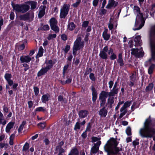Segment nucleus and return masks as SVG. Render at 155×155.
I'll use <instances>...</instances> for the list:
<instances>
[{
	"label": "nucleus",
	"mask_w": 155,
	"mask_h": 155,
	"mask_svg": "<svg viewBox=\"0 0 155 155\" xmlns=\"http://www.w3.org/2000/svg\"><path fill=\"white\" fill-rule=\"evenodd\" d=\"M81 2V0H77V1L72 5V6L74 7H77Z\"/></svg>",
	"instance_id": "8fccbe9b"
},
{
	"label": "nucleus",
	"mask_w": 155,
	"mask_h": 155,
	"mask_svg": "<svg viewBox=\"0 0 155 155\" xmlns=\"http://www.w3.org/2000/svg\"><path fill=\"white\" fill-rule=\"evenodd\" d=\"M92 71L91 68H90L87 69L84 73V75H88L90 73H91Z\"/></svg>",
	"instance_id": "bf43d9fd"
},
{
	"label": "nucleus",
	"mask_w": 155,
	"mask_h": 155,
	"mask_svg": "<svg viewBox=\"0 0 155 155\" xmlns=\"http://www.w3.org/2000/svg\"><path fill=\"white\" fill-rule=\"evenodd\" d=\"M43 51L44 49L42 46H41L39 48L38 53L36 56L38 57H41L43 55Z\"/></svg>",
	"instance_id": "72a5a7b5"
},
{
	"label": "nucleus",
	"mask_w": 155,
	"mask_h": 155,
	"mask_svg": "<svg viewBox=\"0 0 155 155\" xmlns=\"http://www.w3.org/2000/svg\"><path fill=\"white\" fill-rule=\"evenodd\" d=\"M68 29L70 31L73 30L75 28V25L73 22L69 23L68 25Z\"/></svg>",
	"instance_id": "f704fd0d"
},
{
	"label": "nucleus",
	"mask_w": 155,
	"mask_h": 155,
	"mask_svg": "<svg viewBox=\"0 0 155 155\" xmlns=\"http://www.w3.org/2000/svg\"><path fill=\"white\" fill-rule=\"evenodd\" d=\"M114 97H111V96H109V98L108 99L107 102L108 104H110V107L112 108V104L114 103Z\"/></svg>",
	"instance_id": "c9c22d12"
},
{
	"label": "nucleus",
	"mask_w": 155,
	"mask_h": 155,
	"mask_svg": "<svg viewBox=\"0 0 155 155\" xmlns=\"http://www.w3.org/2000/svg\"><path fill=\"white\" fill-rule=\"evenodd\" d=\"M31 60V57L29 55L22 56L20 57V60L21 63L25 62L26 63H29Z\"/></svg>",
	"instance_id": "dca6fc26"
},
{
	"label": "nucleus",
	"mask_w": 155,
	"mask_h": 155,
	"mask_svg": "<svg viewBox=\"0 0 155 155\" xmlns=\"http://www.w3.org/2000/svg\"><path fill=\"white\" fill-rule=\"evenodd\" d=\"M122 54L119 53L118 55V59L117 61L119 64L120 66L123 67L124 65V60L122 58Z\"/></svg>",
	"instance_id": "4be33fe9"
},
{
	"label": "nucleus",
	"mask_w": 155,
	"mask_h": 155,
	"mask_svg": "<svg viewBox=\"0 0 155 155\" xmlns=\"http://www.w3.org/2000/svg\"><path fill=\"white\" fill-rule=\"evenodd\" d=\"M42 29L45 31L48 30L49 29V27L48 25H45L43 27Z\"/></svg>",
	"instance_id": "680f3d73"
},
{
	"label": "nucleus",
	"mask_w": 155,
	"mask_h": 155,
	"mask_svg": "<svg viewBox=\"0 0 155 155\" xmlns=\"http://www.w3.org/2000/svg\"><path fill=\"white\" fill-rule=\"evenodd\" d=\"M152 121L149 118L144 123L143 126L139 130V134L142 138H152L155 135V129L151 127Z\"/></svg>",
	"instance_id": "f257e3e1"
},
{
	"label": "nucleus",
	"mask_w": 155,
	"mask_h": 155,
	"mask_svg": "<svg viewBox=\"0 0 155 155\" xmlns=\"http://www.w3.org/2000/svg\"><path fill=\"white\" fill-rule=\"evenodd\" d=\"M80 128V123L78 122H77L76 123V124L75 125L74 129H79Z\"/></svg>",
	"instance_id": "4d7b16f0"
},
{
	"label": "nucleus",
	"mask_w": 155,
	"mask_h": 155,
	"mask_svg": "<svg viewBox=\"0 0 155 155\" xmlns=\"http://www.w3.org/2000/svg\"><path fill=\"white\" fill-rule=\"evenodd\" d=\"M89 78L93 81H95L96 80L94 74L93 73H91L89 75Z\"/></svg>",
	"instance_id": "de8ad7c7"
},
{
	"label": "nucleus",
	"mask_w": 155,
	"mask_h": 155,
	"mask_svg": "<svg viewBox=\"0 0 155 155\" xmlns=\"http://www.w3.org/2000/svg\"><path fill=\"white\" fill-rule=\"evenodd\" d=\"M126 132L127 134L128 135H131V129L130 127H128L127 128L126 130Z\"/></svg>",
	"instance_id": "49530a36"
},
{
	"label": "nucleus",
	"mask_w": 155,
	"mask_h": 155,
	"mask_svg": "<svg viewBox=\"0 0 155 155\" xmlns=\"http://www.w3.org/2000/svg\"><path fill=\"white\" fill-rule=\"evenodd\" d=\"M131 101H126L124 104V105L122 106L125 109H127V108L129 107L131 104Z\"/></svg>",
	"instance_id": "58836bf2"
},
{
	"label": "nucleus",
	"mask_w": 155,
	"mask_h": 155,
	"mask_svg": "<svg viewBox=\"0 0 155 155\" xmlns=\"http://www.w3.org/2000/svg\"><path fill=\"white\" fill-rule=\"evenodd\" d=\"M107 113V110L106 109L105 107H103L100 109L99 111V114L101 117H105Z\"/></svg>",
	"instance_id": "6ab92c4d"
},
{
	"label": "nucleus",
	"mask_w": 155,
	"mask_h": 155,
	"mask_svg": "<svg viewBox=\"0 0 155 155\" xmlns=\"http://www.w3.org/2000/svg\"><path fill=\"white\" fill-rule=\"evenodd\" d=\"M92 142L93 143L97 141V142L99 141H100V139L96 137H92Z\"/></svg>",
	"instance_id": "864d4df0"
},
{
	"label": "nucleus",
	"mask_w": 155,
	"mask_h": 155,
	"mask_svg": "<svg viewBox=\"0 0 155 155\" xmlns=\"http://www.w3.org/2000/svg\"><path fill=\"white\" fill-rule=\"evenodd\" d=\"M119 89V88L117 87H113L111 91L108 93L109 96H114L115 94H117L118 93Z\"/></svg>",
	"instance_id": "a878e982"
},
{
	"label": "nucleus",
	"mask_w": 155,
	"mask_h": 155,
	"mask_svg": "<svg viewBox=\"0 0 155 155\" xmlns=\"http://www.w3.org/2000/svg\"><path fill=\"white\" fill-rule=\"evenodd\" d=\"M91 87L92 92V101L93 102H95L96 100L97 97V92L93 85H92Z\"/></svg>",
	"instance_id": "f3484780"
},
{
	"label": "nucleus",
	"mask_w": 155,
	"mask_h": 155,
	"mask_svg": "<svg viewBox=\"0 0 155 155\" xmlns=\"http://www.w3.org/2000/svg\"><path fill=\"white\" fill-rule=\"evenodd\" d=\"M81 136L83 138H84V139L86 138L87 137L86 132L85 131V132H84L82 134Z\"/></svg>",
	"instance_id": "774afa93"
},
{
	"label": "nucleus",
	"mask_w": 155,
	"mask_h": 155,
	"mask_svg": "<svg viewBox=\"0 0 155 155\" xmlns=\"http://www.w3.org/2000/svg\"><path fill=\"white\" fill-rule=\"evenodd\" d=\"M131 54L135 55L137 57H142L144 55L143 50H141L139 51L138 49L132 48L131 49Z\"/></svg>",
	"instance_id": "f8f14e48"
},
{
	"label": "nucleus",
	"mask_w": 155,
	"mask_h": 155,
	"mask_svg": "<svg viewBox=\"0 0 155 155\" xmlns=\"http://www.w3.org/2000/svg\"><path fill=\"white\" fill-rule=\"evenodd\" d=\"M58 101L62 104H65L67 103V100L65 98H64L61 95H59L58 97Z\"/></svg>",
	"instance_id": "cd10ccee"
},
{
	"label": "nucleus",
	"mask_w": 155,
	"mask_h": 155,
	"mask_svg": "<svg viewBox=\"0 0 155 155\" xmlns=\"http://www.w3.org/2000/svg\"><path fill=\"white\" fill-rule=\"evenodd\" d=\"M71 79L69 78L65 82H64V81H61V82L63 84H66L70 83H71Z\"/></svg>",
	"instance_id": "603ef678"
},
{
	"label": "nucleus",
	"mask_w": 155,
	"mask_h": 155,
	"mask_svg": "<svg viewBox=\"0 0 155 155\" xmlns=\"http://www.w3.org/2000/svg\"><path fill=\"white\" fill-rule=\"evenodd\" d=\"M118 4V2L114 0H109L108 4L106 8L107 9H110L112 7L115 8Z\"/></svg>",
	"instance_id": "4468645a"
},
{
	"label": "nucleus",
	"mask_w": 155,
	"mask_h": 155,
	"mask_svg": "<svg viewBox=\"0 0 155 155\" xmlns=\"http://www.w3.org/2000/svg\"><path fill=\"white\" fill-rule=\"evenodd\" d=\"M70 5L68 4H64L60 10V16L61 18H65L68 15L69 11Z\"/></svg>",
	"instance_id": "423d86ee"
},
{
	"label": "nucleus",
	"mask_w": 155,
	"mask_h": 155,
	"mask_svg": "<svg viewBox=\"0 0 155 155\" xmlns=\"http://www.w3.org/2000/svg\"><path fill=\"white\" fill-rule=\"evenodd\" d=\"M46 109L45 108L42 107H39L35 109V111H38V112H40V111H43L44 112L45 111Z\"/></svg>",
	"instance_id": "79ce46f5"
},
{
	"label": "nucleus",
	"mask_w": 155,
	"mask_h": 155,
	"mask_svg": "<svg viewBox=\"0 0 155 155\" xmlns=\"http://www.w3.org/2000/svg\"><path fill=\"white\" fill-rule=\"evenodd\" d=\"M108 92L102 91L99 94V99L100 101V106L103 107L106 102Z\"/></svg>",
	"instance_id": "0eeeda50"
},
{
	"label": "nucleus",
	"mask_w": 155,
	"mask_h": 155,
	"mask_svg": "<svg viewBox=\"0 0 155 155\" xmlns=\"http://www.w3.org/2000/svg\"><path fill=\"white\" fill-rule=\"evenodd\" d=\"M33 88L35 95L36 96L38 95L39 91V88L37 87H34Z\"/></svg>",
	"instance_id": "37998d69"
},
{
	"label": "nucleus",
	"mask_w": 155,
	"mask_h": 155,
	"mask_svg": "<svg viewBox=\"0 0 155 155\" xmlns=\"http://www.w3.org/2000/svg\"><path fill=\"white\" fill-rule=\"evenodd\" d=\"M153 87V84L152 83H150L146 87L145 90L146 92L150 91L152 90Z\"/></svg>",
	"instance_id": "e433bc0d"
},
{
	"label": "nucleus",
	"mask_w": 155,
	"mask_h": 155,
	"mask_svg": "<svg viewBox=\"0 0 155 155\" xmlns=\"http://www.w3.org/2000/svg\"><path fill=\"white\" fill-rule=\"evenodd\" d=\"M46 8L45 6H41L40 7V9L38 14V17L39 18H41L44 15L45 12V9Z\"/></svg>",
	"instance_id": "412c9836"
},
{
	"label": "nucleus",
	"mask_w": 155,
	"mask_h": 155,
	"mask_svg": "<svg viewBox=\"0 0 155 155\" xmlns=\"http://www.w3.org/2000/svg\"><path fill=\"white\" fill-rule=\"evenodd\" d=\"M56 35L55 34H50L48 35V36L47 38L48 40H51L53 38H55L56 37Z\"/></svg>",
	"instance_id": "a19ab883"
},
{
	"label": "nucleus",
	"mask_w": 155,
	"mask_h": 155,
	"mask_svg": "<svg viewBox=\"0 0 155 155\" xmlns=\"http://www.w3.org/2000/svg\"><path fill=\"white\" fill-rule=\"evenodd\" d=\"M88 114V112L86 110H81L79 111L78 115L79 117L84 118L86 117Z\"/></svg>",
	"instance_id": "aec40b11"
},
{
	"label": "nucleus",
	"mask_w": 155,
	"mask_h": 155,
	"mask_svg": "<svg viewBox=\"0 0 155 155\" xmlns=\"http://www.w3.org/2000/svg\"><path fill=\"white\" fill-rule=\"evenodd\" d=\"M108 31L107 29H105L102 34V36L104 39L106 41L109 40L110 37V35L107 33Z\"/></svg>",
	"instance_id": "393cba45"
},
{
	"label": "nucleus",
	"mask_w": 155,
	"mask_h": 155,
	"mask_svg": "<svg viewBox=\"0 0 155 155\" xmlns=\"http://www.w3.org/2000/svg\"><path fill=\"white\" fill-rule=\"evenodd\" d=\"M91 127V125L90 123L87 124L85 131H89L90 130V129Z\"/></svg>",
	"instance_id": "13d9d810"
},
{
	"label": "nucleus",
	"mask_w": 155,
	"mask_h": 155,
	"mask_svg": "<svg viewBox=\"0 0 155 155\" xmlns=\"http://www.w3.org/2000/svg\"><path fill=\"white\" fill-rule=\"evenodd\" d=\"M49 95L48 94L43 95L41 98L42 102L44 103H46L48 100V98Z\"/></svg>",
	"instance_id": "473e14b6"
},
{
	"label": "nucleus",
	"mask_w": 155,
	"mask_h": 155,
	"mask_svg": "<svg viewBox=\"0 0 155 155\" xmlns=\"http://www.w3.org/2000/svg\"><path fill=\"white\" fill-rule=\"evenodd\" d=\"M29 144L28 143H26L23 147L22 150L26 151L29 148Z\"/></svg>",
	"instance_id": "c03bdc74"
},
{
	"label": "nucleus",
	"mask_w": 155,
	"mask_h": 155,
	"mask_svg": "<svg viewBox=\"0 0 155 155\" xmlns=\"http://www.w3.org/2000/svg\"><path fill=\"white\" fill-rule=\"evenodd\" d=\"M130 81L128 83V84L130 86H133L134 84V82L136 78V75L135 73H133L130 77Z\"/></svg>",
	"instance_id": "a211bd4d"
},
{
	"label": "nucleus",
	"mask_w": 155,
	"mask_h": 155,
	"mask_svg": "<svg viewBox=\"0 0 155 155\" xmlns=\"http://www.w3.org/2000/svg\"><path fill=\"white\" fill-rule=\"evenodd\" d=\"M108 50V47L106 46L103 49L100 51L99 56L101 58L106 60L108 58V55L107 54Z\"/></svg>",
	"instance_id": "9b49d317"
},
{
	"label": "nucleus",
	"mask_w": 155,
	"mask_h": 155,
	"mask_svg": "<svg viewBox=\"0 0 155 155\" xmlns=\"http://www.w3.org/2000/svg\"><path fill=\"white\" fill-rule=\"evenodd\" d=\"M23 66L25 68L24 69L25 71H27L29 68V66L26 64H23Z\"/></svg>",
	"instance_id": "e2e57ef3"
},
{
	"label": "nucleus",
	"mask_w": 155,
	"mask_h": 155,
	"mask_svg": "<svg viewBox=\"0 0 155 155\" xmlns=\"http://www.w3.org/2000/svg\"><path fill=\"white\" fill-rule=\"evenodd\" d=\"M71 62H68V64L67 65H65L64 68L63 69V73H65L66 71L67 70L69 65L71 64Z\"/></svg>",
	"instance_id": "a18cd8bd"
},
{
	"label": "nucleus",
	"mask_w": 155,
	"mask_h": 155,
	"mask_svg": "<svg viewBox=\"0 0 155 155\" xmlns=\"http://www.w3.org/2000/svg\"><path fill=\"white\" fill-rule=\"evenodd\" d=\"M120 111L121 113L119 116V118H121L127 113V109H125L122 107L120 109Z\"/></svg>",
	"instance_id": "c85d7f7f"
},
{
	"label": "nucleus",
	"mask_w": 155,
	"mask_h": 155,
	"mask_svg": "<svg viewBox=\"0 0 155 155\" xmlns=\"http://www.w3.org/2000/svg\"><path fill=\"white\" fill-rule=\"evenodd\" d=\"M48 71L45 67L41 68L37 73V76L40 77L45 75Z\"/></svg>",
	"instance_id": "b1692460"
},
{
	"label": "nucleus",
	"mask_w": 155,
	"mask_h": 155,
	"mask_svg": "<svg viewBox=\"0 0 155 155\" xmlns=\"http://www.w3.org/2000/svg\"><path fill=\"white\" fill-rule=\"evenodd\" d=\"M81 37L80 36L78 37L74 42L73 47L78 50L83 48L84 46V42L83 41H81Z\"/></svg>",
	"instance_id": "6e6552de"
},
{
	"label": "nucleus",
	"mask_w": 155,
	"mask_h": 155,
	"mask_svg": "<svg viewBox=\"0 0 155 155\" xmlns=\"http://www.w3.org/2000/svg\"><path fill=\"white\" fill-rule=\"evenodd\" d=\"M11 5L13 10L16 12L24 13L28 11L30 9V6L25 4H15L12 2Z\"/></svg>",
	"instance_id": "7ed1b4c3"
},
{
	"label": "nucleus",
	"mask_w": 155,
	"mask_h": 155,
	"mask_svg": "<svg viewBox=\"0 0 155 155\" xmlns=\"http://www.w3.org/2000/svg\"><path fill=\"white\" fill-rule=\"evenodd\" d=\"M61 39L63 41H66L67 39V37L65 34H63L61 36Z\"/></svg>",
	"instance_id": "0e129e2a"
},
{
	"label": "nucleus",
	"mask_w": 155,
	"mask_h": 155,
	"mask_svg": "<svg viewBox=\"0 0 155 155\" xmlns=\"http://www.w3.org/2000/svg\"><path fill=\"white\" fill-rule=\"evenodd\" d=\"M12 75L11 74L6 73L4 76V77L7 81L8 84L10 86L12 85L14 82L11 79L12 78Z\"/></svg>",
	"instance_id": "2eb2a0df"
},
{
	"label": "nucleus",
	"mask_w": 155,
	"mask_h": 155,
	"mask_svg": "<svg viewBox=\"0 0 155 155\" xmlns=\"http://www.w3.org/2000/svg\"><path fill=\"white\" fill-rule=\"evenodd\" d=\"M89 22L87 21H84L83 24L82 26L86 28L87 27Z\"/></svg>",
	"instance_id": "69168bd1"
},
{
	"label": "nucleus",
	"mask_w": 155,
	"mask_h": 155,
	"mask_svg": "<svg viewBox=\"0 0 155 155\" xmlns=\"http://www.w3.org/2000/svg\"><path fill=\"white\" fill-rule=\"evenodd\" d=\"M26 122L25 121H23L22 122V123L20 126L18 130V131L19 133H20L21 131L23 129L24 125L25 124Z\"/></svg>",
	"instance_id": "4c0bfd02"
},
{
	"label": "nucleus",
	"mask_w": 155,
	"mask_h": 155,
	"mask_svg": "<svg viewBox=\"0 0 155 155\" xmlns=\"http://www.w3.org/2000/svg\"><path fill=\"white\" fill-rule=\"evenodd\" d=\"M38 126H40L42 129H44L45 127V123H41L38 124Z\"/></svg>",
	"instance_id": "052dcab7"
},
{
	"label": "nucleus",
	"mask_w": 155,
	"mask_h": 155,
	"mask_svg": "<svg viewBox=\"0 0 155 155\" xmlns=\"http://www.w3.org/2000/svg\"><path fill=\"white\" fill-rule=\"evenodd\" d=\"M46 63L47 64V66L45 68L47 69L48 71L54 65L53 61L51 60H49L48 62V63Z\"/></svg>",
	"instance_id": "c756f323"
},
{
	"label": "nucleus",
	"mask_w": 155,
	"mask_h": 155,
	"mask_svg": "<svg viewBox=\"0 0 155 155\" xmlns=\"http://www.w3.org/2000/svg\"><path fill=\"white\" fill-rule=\"evenodd\" d=\"M15 124V122H9L7 125L5 129L6 132L9 133L11 129L13 127Z\"/></svg>",
	"instance_id": "5701e85b"
},
{
	"label": "nucleus",
	"mask_w": 155,
	"mask_h": 155,
	"mask_svg": "<svg viewBox=\"0 0 155 155\" xmlns=\"http://www.w3.org/2000/svg\"><path fill=\"white\" fill-rule=\"evenodd\" d=\"M155 25L151 31L150 35V45L152 52V59L155 61Z\"/></svg>",
	"instance_id": "20e7f679"
},
{
	"label": "nucleus",
	"mask_w": 155,
	"mask_h": 155,
	"mask_svg": "<svg viewBox=\"0 0 155 155\" xmlns=\"http://www.w3.org/2000/svg\"><path fill=\"white\" fill-rule=\"evenodd\" d=\"M101 144V141H99L96 143H94L93 146L91 148L90 151V154L91 155L93 154L96 153L99 151V147Z\"/></svg>",
	"instance_id": "9d476101"
},
{
	"label": "nucleus",
	"mask_w": 155,
	"mask_h": 155,
	"mask_svg": "<svg viewBox=\"0 0 155 155\" xmlns=\"http://www.w3.org/2000/svg\"><path fill=\"white\" fill-rule=\"evenodd\" d=\"M79 152L76 147L73 148L71 151L70 153L68 155H78Z\"/></svg>",
	"instance_id": "2f4dec72"
},
{
	"label": "nucleus",
	"mask_w": 155,
	"mask_h": 155,
	"mask_svg": "<svg viewBox=\"0 0 155 155\" xmlns=\"http://www.w3.org/2000/svg\"><path fill=\"white\" fill-rule=\"evenodd\" d=\"M118 142L115 138L112 137L107 141L104 147L105 151L108 155H121L119 152L121 149L117 147Z\"/></svg>",
	"instance_id": "f03ea898"
},
{
	"label": "nucleus",
	"mask_w": 155,
	"mask_h": 155,
	"mask_svg": "<svg viewBox=\"0 0 155 155\" xmlns=\"http://www.w3.org/2000/svg\"><path fill=\"white\" fill-rule=\"evenodd\" d=\"M34 17L33 13L30 14L28 12L23 15H20L19 17L20 20L25 21L28 20L29 21L33 20Z\"/></svg>",
	"instance_id": "1a4fd4ad"
},
{
	"label": "nucleus",
	"mask_w": 155,
	"mask_h": 155,
	"mask_svg": "<svg viewBox=\"0 0 155 155\" xmlns=\"http://www.w3.org/2000/svg\"><path fill=\"white\" fill-rule=\"evenodd\" d=\"M70 49V46L69 45H67L65 46V48L64 49V51L65 53H67Z\"/></svg>",
	"instance_id": "5fc2aeb1"
},
{
	"label": "nucleus",
	"mask_w": 155,
	"mask_h": 155,
	"mask_svg": "<svg viewBox=\"0 0 155 155\" xmlns=\"http://www.w3.org/2000/svg\"><path fill=\"white\" fill-rule=\"evenodd\" d=\"M155 67V65L153 64H152L149 68L148 69V73L151 74L152 73L153 70Z\"/></svg>",
	"instance_id": "ea45409f"
},
{
	"label": "nucleus",
	"mask_w": 155,
	"mask_h": 155,
	"mask_svg": "<svg viewBox=\"0 0 155 155\" xmlns=\"http://www.w3.org/2000/svg\"><path fill=\"white\" fill-rule=\"evenodd\" d=\"M135 45L140 46L141 45L142 42L141 40V37L138 35L135 37L134 39Z\"/></svg>",
	"instance_id": "bb28decb"
},
{
	"label": "nucleus",
	"mask_w": 155,
	"mask_h": 155,
	"mask_svg": "<svg viewBox=\"0 0 155 155\" xmlns=\"http://www.w3.org/2000/svg\"><path fill=\"white\" fill-rule=\"evenodd\" d=\"M99 0H93L92 3L94 7H96L98 4Z\"/></svg>",
	"instance_id": "6e6d98bb"
},
{
	"label": "nucleus",
	"mask_w": 155,
	"mask_h": 155,
	"mask_svg": "<svg viewBox=\"0 0 155 155\" xmlns=\"http://www.w3.org/2000/svg\"><path fill=\"white\" fill-rule=\"evenodd\" d=\"M10 18L11 20H13L14 18V14L13 12H11L10 14Z\"/></svg>",
	"instance_id": "338daca9"
},
{
	"label": "nucleus",
	"mask_w": 155,
	"mask_h": 155,
	"mask_svg": "<svg viewBox=\"0 0 155 155\" xmlns=\"http://www.w3.org/2000/svg\"><path fill=\"white\" fill-rule=\"evenodd\" d=\"M117 55L114 53L111 54V55L110 56V59L111 60H114L117 58Z\"/></svg>",
	"instance_id": "3c124183"
},
{
	"label": "nucleus",
	"mask_w": 155,
	"mask_h": 155,
	"mask_svg": "<svg viewBox=\"0 0 155 155\" xmlns=\"http://www.w3.org/2000/svg\"><path fill=\"white\" fill-rule=\"evenodd\" d=\"M49 21L51 29L55 33H58L59 31V29L58 26L57 20L55 18H53L50 19Z\"/></svg>",
	"instance_id": "39448f33"
},
{
	"label": "nucleus",
	"mask_w": 155,
	"mask_h": 155,
	"mask_svg": "<svg viewBox=\"0 0 155 155\" xmlns=\"http://www.w3.org/2000/svg\"><path fill=\"white\" fill-rule=\"evenodd\" d=\"M56 149L57 150L60 149L59 153H62L64 152V150L63 149L61 148V146H57L56 148Z\"/></svg>",
	"instance_id": "09e8293b"
},
{
	"label": "nucleus",
	"mask_w": 155,
	"mask_h": 155,
	"mask_svg": "<svg viewBox=\"0 0 155 155\" xmlns=\"http://www.w3.org/2000/svg\"><path fill=\"white\" fill-rule=\"evenodd\" d=\"M133 10L134 13L137 14V18H139L140 19L143 18V14L140 12V9L139 7L137 6H134Z\"/></svg>",
	"instance_id": "ddd939ff"
},
{
	"label": "nucleus",
	"mask_w": 155,
	"mask_h": 155,
	"mask_svg": "<svg viewBox=\"0 0 155 155\" xmlns=\"http://www.w3.org/2000/svg\"><path fill=\"white\" fill-rule=\"evenodd\" d=\"M29 4L31 5V10L34 9L35 8H38L37 7V2L34 1H31L29 2Z\"/></svg>",
	"instance_id": "7c9ffc66"
}]
</instances>
